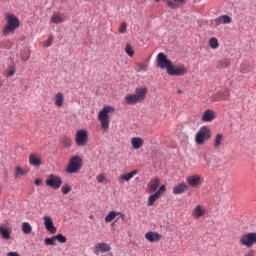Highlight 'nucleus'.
<instances>
[{"mask_svg": "<svg viewBox=\"0 0 256 256\" xmlns=\"http://www.w3.org/2000/svg\"><path fill=\"white\" fill-rule=\"evenodd\" d=\"M229 99V93L227 92H217L211 96V101L213 103L217 101H227Z\"/></svg>", "mask_w": 256, "mask_h": 256, "instance_id": "obj_19", "label": "nucleus"}, {"mask_svg": "<svg viewBox=\"0 0 256 256\" xmlns=\"http://www.w3.org/2000/svg\"><path fill=\"white\" fill-rule=\"evenodd\" d=\"M63 103H65V96L61 92H57L54 95V105L61 108L63 107Z\"/></svg>", "mask_w": 256, "mask_h": 256, "instance_id": "obj_23", "label": "nucleus"}, {"mask_svg": "<svg viewBox=\"0 0 256 256\" xmlns=\"http://www.w3.org/2000/svg\"><path fill=\"white\" fill-rule=\"evenodd\" d=\"M214 23L216 27H219V25H229L230 23H233V19L229 15H222L220 17H217L214 20Z\"/></svg>", "mask_w": 256, "mask_h": 256, "instance_id": "obj_16", "label": "nucleus"}, {"mask_svg": "<svg viewBox=\"0 0 256 256\" xmlns=\"http://www.w3.org/2000/svg\"><path fill=\"white\" fill-rule=\"evenodd\" d=\"M245 256H255V250H249Z\"/></svg>", "mask_w": 256, "mask_h": 256, "instance_id": "obj_47", "label": "nucleus"}, {"mask_svg": "<svg viewBox=\"0 0 256 256\" xmlns=\"http://www.w3.org/2000/svg\"><path fill=\"white\" fill-rule=\"evenodd\" d=\"M154 1H156V3H159V1H161V0H154Z\"/></svg>", "mask_w": 256, "mask_h": 256, "instance_id": "obj_53", "label": "nucleus"}, {"mask_svg": "<svg viewBox=\"0 0 256 256\" xmlns=\"http://www.w3.org/2000/svg\"><path fill=\"white\" fill-rule=\"evenodd\" d=\"M7 256H21V255H19V253L17 252H8Z\"/></svg>", "mask_w": 256, "mask_h": 256, "instance_id": "obj_48", "label": "nucleus"}, {"mask_svg": "<svg viewBox=\"0 0 256 256\" xmlns=\"http://www.w3.org/2000/svg\"><path fill=\"white\" fill-rule=\"evenodd\" d=\"M217 118V114L213 110H206L202 114L201 120L204 121V123H211V121H214V119Z\"/></svg>", "mask_w": 256, "mask_h": 256, "instance_id": "obj_15", "label": "nucleus"}, {"mask_svg": "<svg viewBox=\"0 0 256 256\" xmlns=\"http://www.w3.org/2000/svg\"><path fill=\"white\" fill-rule=\"evenodd\" d=\"M147 87L136 88L134 94H128L124 97L126 105H137V103H143L147 97Z\"/></svg>", "mask_w": 256, "mask_h": 256, "instance_id": "obj_2", "label": "nucleus"}, {"mask_svg": "<svg viewBox=\"0 0 256 256\" xmlns=\"http://www.w3.org/2000/svg\"><path fill=\"white\" fill-rule=\"evenodd\" d=\"M21 229L24 235H31V233H33V227L29 222H23Z\"/></svg>", "mask_w": 256, "mask_h": 256, "instance_id": "obj_31", "label": "nucleus"}, {"mask_svg": "<svg viewBox=\"0 0 256 256\" xmlns=\"http://www.w3.org/2000/svg\"><path fill=\"white\" fill-rule=\"evenodd\" d=\"M223 134H216L214 137V149H221V145L223 144Z\"/></svg>", "mask_w": 256, "mask_h": 256, "instance_id": "obj_29", "label": "nucleus"}, {"mask_svg": "<svg viewBox=\"0 0 256 256\" xmlns=\"http://www.w3.org/2000/svg\"><path fill=\"white\" fill-rule=\"evenodd\" d=\"M202 179L203 178L201 177V175H191L186 178V181H187L189 187L195 188V187H199V185H201Z\"/></svg>", "mask_w": 256, "mask_h": 256, "instance_id": "obj_12", "label": "nucleus"}, {"mask_svg": "<svg viewBox=\"0 0 256 256\" xmlns=\"http://www.w3.org/2000/svg\"><path fill=\"white\" fill-rule=\"evenodd\" d=\"M75 143H76L77 147H85V145H87V143H89V134H88L87 130L80 129L76 132Z\"/></svg>", "mask_w": 256, "mask_h": 256, "instance_id": "obj_8", "label": "nucleus"}, {"mask_svg": "<svg viewBox=\"0 0 256 256\" xmlns=\"http://www.w3.org/2000/svg\"><path fill=\"white\" fill-rule=\"evenodd\" d=\"M15 71H16L15 66H10L7 77H13V75H15Z\"/></svg>", "mask_w": 256, "mask_h": 256, "instance_id": "obj_45", "label": "nucleus"}, {"mask_svg": "<svg viewBox=\"0 0 256 256\" xmlns=\"http://www.w3.org/2000/svg\"><path fill=\"white\" fill-rule=\"evenodd\" d=\"M211 137V129L207 126H202L195 135L196 145H205L206 141H209Z\"/></svg>", "mask_w": 256, "mask_h": 256, "instance_id": "obj_5", "label": "nucleus"}, {"mask_svg": "<svg viewBox=\"0 0 256 256\" xmlns=\"http://www.w3.org/2000/svg\"><path fill=\"white\" fill-rule=\"evenodd\" d=\"M208 45L210 49H219V40L215 37L209 39Z\"/></svg>", "mask_w": 256, "mask_h": 256, "instance_id": "obj_34", "label": "nucleus"}, {"mask_svg": "<svg viewBox=\"0 0 256 256\" xmlns=\"http://www.w3.org/2000/svg\"><path fill=\"white\" fill-rule=\"evenodd\" d=\"M187 68L184 65L181 66H175L172 64V67L168 71V75L172 77H183V75H186Z\"/></svg>", "mask_w": 256, "mask_h": 256, "instance_id": "obj_10", "label": "nucleus"}, {"mask_svg": "<svg viewBox=\"0 0 256 256\" xmlns=\"http://www.w3.org/2000/svg\"><path fill=\"white\" fill-rule=\"evenodd\" d=\"M55 236H52L50 238H46L44 240L45 245H55Z\"/></svg>", "mask_w": 256, "mask_h": 256, "instance_id": "obj_40", "label": "nucleus"}, {"mask_svg": "<svg viewBox=\"0 0 256 256\" xmlns=\"http://www.w3.org/2000/svg\"><path fill=\"white\" fill-rule=\"evenodd\" d=\"M127 31V23L122 22L119 26V33L123 34Z\"/></svg>", "mask_w": 256, "mask_h": 256, "instance_id": "obj_43", "label": "nucleus"}, {"mask_svg": "<svg viewBox=\"0 0 256 256\" xmlns=\"http://www.w3.org/2000/svg\"><path fill=\"white\" fill-rule=\"evenodd\" d=\"M45 183L48 187H51L52 189H59L61 185H63V180H61V177L59 176L50 174Z\"/></svg>", "mask_w": 256, "mask_h": 256, "instance_id": "obj_9", "label": "nucleus"}, {"mask_svg": "<svg viewBox=\"0 0 256 256\" xmlns=\"http://www.w3.org/2000/svg\"><path fill=\"white\" fill-rule=\"evenodd\" d=\"M54 239L58 241V243H67V238L63 236V234H57L54 236Z\"/></svg>", "mask_w": 256, "mask_h": 256, "instance_id": "obj_38", "label": "nucleus"}, {"mask_svg": "<svg viewBox=\"0 0 256 256\" xmlns=\"http://www.w3.org/2000/svg\"><path fill=\"white\" fill-rule=\"evenodd\" d=\"M125 53H127L129 57H133V55H135V51L133 50V46H131V44H126Z\"/></svg>", "mask_w": 256, "mask_h": 256, "instance_id": "obj_37", "label": "nucleus"}, {"mask_svg": "<svg viewBox=\"0 0 256 256\" xmlns=\"http://www.w3.org/2000/svg\"><path fill=\"white\" fill-rule=\"evenodd\" d=\"M159 197H161V196L159 195V193H156V192L154 194L150 195L148 197V202H147L148 207H153V205H155V201H157V199H159Z\"/></svg>", "mask_w": 256, "mask_h": 256, "instance_id": "obj_33", "label": "nucleus"}, {"mask_svg": "<svg viewBox=\"0 0 256 256\" xmlns=\"http://www.w3.org/2000/svg\"><path fill=\"white\" fill-rule=\"evenodd\" d=\"M0 235L6 241H9V239H11V232L9 231V229L3 226H0Z\"/></svg>", "mask_w": 256, "mask_h": 256, "instance_id": "obj_32", "label": "nucleus"}, {"mask_svg": "<svg viewBox=\"0 0 256 256\" xmlns=\"http://www.w3.org/2000/svg\"><path fill=\"white\" fill-rule=\"evenodd\" d=\"M115 108L111 106H105L98 114V121L101 123V127L103 131H109V124L111 121L109 120V113H113Z\"/></svg>", "mask_w": 256, "mask_h": 256, "instance_id": "obj_3", "label": "nucleus"}, {"mask_svg": "<svg viewBox=\"0 0 256 256\" xmlns=\"http://www.w3.org/2000/svg\"><path fill=\"white\" fill-rule=\"evenodd\" d=\"M167 191V187L165 185L160 186L159 190L156 191V193H158V196L161 197V195H163V193H165Z\"/></svg>", "mask_w": 256, "mask_h": 256, "instance_id": "obj_44", "label": "nucleus"}, {"mask_svg": "<svg viewBox=\"0 0 256 256\" xmlns=\"http://www.w3.org/2000/svg\"><path fill=\"white\" fill-rule=\"evenodd\" d=\"M239 244L242 245V247L251 249L253 245H256V232H248L240 236Z\"/></svg>", "mask_w": 256, "mask_h": 256, "instance_id": "obj_6", "label": "nucleus"}, {"mask_svg": "<svg viewBox=\"0 0 256 256\" xmlns=\"http://www.w3.org/2000/svg\"><path fill=\"white\" fill-rule=\"evenodd\" d=\"M67 21V16L65 14H53L50 17V23H54L55 25H59V23H65Z\"/></svg>", "mask_w": 256, "mask_h": 256, "instance_id": "obj_20", "label": "nucleus"}, {"mask_svg": "<svg viewBox=\"0 0 256 256\" xmlns=\"http://www.w3.org/2000/svg\"><path fill=\"white\" fill-rule=\"evenodd\" d=\"M149 70V64L147 63H136L135 71L136 73H145Z\"/></svg>", "mask_w": 256, "mask_h": 256, "instance_id": "obj_28", "label": "nucleus"}, {"mask_svg": "<svg viewBox=\"0 0 256 256\" xmlns=\"http://www.w3.org/2000/svg\"><path fill=\"white\" fill-rule=\"evenodd\" d=\"M83 167V158L81 156H72L69 159L68 166L66 167V173H79Z\"/></svg>", "mask_w": 256, "mask_h": 256, "instance_id": "obj_4", "label": "nucleus"}, {"mask_svg": "<svg viewBox=\"0 0 256 256\" xmlns=\"http://www.w3.org/2000/svg\"><path fill=\"white\" fill-rule=\"evenodd\" d=\"M240 73H249V65L241 64L240 65Z\"/></svg>", "mask_w": 256, "mask_h": 256, "instance_id": "obj_42", "label": "nucleus"}, {"mask_svg": "<svg viewBox=\"0 0 256 256\" xmlns=\"http://www.w3.org/2000/svg\"><path fill=\"white\" fill-rule=\"evenodd\" d=\"M189 189V185H187V183H178L174 188H173V195H182V193L187 192V190Z\"/></svg>", "mask_w": 256, "mask_h": 256, "instance_id": "obj_17", "label": "nucleus"}, {"mask_svg": "<svg viewBox=\"0 0 256 256\" xmlns=\"http://www.w3.org/2000/svg\"><path fill=\"white\" fill-rule=\"evenodd\" d=\"M53 44V38L49 37L46 42H44V47H51Z\"/></svg>", "mask_w": 256, "mask_h": 256, "instance_id": "obj_46", "label": "nucleus"}, {"mask_svg": "<svg viewBox=\"0 0 256 256\" xmlns=\"http://www.w3.org/2000/svg\"><path fill=\"white\" fill-rule=\"evenodd\" d=\"M117 215H120L122 219H125V214L121 212L110 211L108 215L105 217V222L111 223V221L117 218Z\"/></svg>", "mask_w": 256, "mask_h": 256, "instance_id": "obj_26", "label": "nucleus"}, {"mask_svg": "<svg viewBox=\"0 0 256 256\" xmlns=\"http://www.w3.org/2000/svg\"><path fill=\"white\" fill-rule=\"evenodd\" d=\"M170 9H179L181 5H185V0H165Z\"/></svg>", "mask_w": 256, "mask_h": 256, "instance_id": "obj_25", "label": "nucleus"}, {"mask_svg": "<svg viewBox=\"0 0 256 256\" xmlns=\"http://www.w3.org/2000/svg\"><path fill=\"white\" fill-rule=\"evenodd\" d=\"M62 193L63 195H68V193H71V186L68 184L62 186Z\"/></svg>", "mask_w": 256, "mask_h": 256, "instance_id": "obj_41", "label": "nucleus"}, {"mask_svg": "<svg viewBox=\"0 0 256 256\" xmlns=\"http://www.w3.org/2000/svg\"><path fill=\"white\" fill-rule=\"evenodd\" d=\"M43 219H44L45 229H47L49 233H51L52 235H55V233H57V228L53 224V220L51 219V217L44 216Z\"/></svg>", "mask_w": 256, "mask_h": 256, "instance_id": "obj_14", "label": "nucleus"}, {"mask_svg": "<svg viewBox=\"0 0 256 256\" xmlns=\"http://www.w3.org/2000/svg\"><path fill=\"white\" fill-rule=\"evenodd\" d=\"M231 65V61L229 60H222L218 62V69H227Z\"/></svg>", "mask_w": 256, "mask_h": 256, "instance_id": "obj_36", "label": "nucleus"}, {"mask_svg": "<svg viewBox=\"0 0 256 256\" xmlns=\"http://www.w3.org/2000/svg\"><path fill=\"white\" fill-rule=\"evenodd\" d=\"M98 183H107V177L105 176V174H99L96 177Z\"/></svg>", "mask_w": 256, "mask_h": 256, "instance_id": "obj_39", "label": "nucleus"}, {"mask_svg": "<svg viewBox=\"0 0 256 256\" xmlns=\"http://www.w3.org/2000/svg\"><path fill=\"white\" fill-rule=\"evenodd\" d=\"M100 253H107V251H111V246L109 245V244H107V243H103V242H101V243H98V244H96V246H95V254L96 255H99V252Z\"/></svg>", "mask_w": 256, "mask_h": 256, "instance_id": "obj_22", "label": "nucleus"}, {"mask_svg": "<svg viewBox=\"0 0 256 256\" xmlns=\"http://www.w3.org/2000/svg\"><path fill=\"white\" fill-rule=\"evenodd\" d=\"M205 213H207L205 207H203L202 205H197L192 211V216L194 217V219H201V217H203Z\"/></svg>", "mask_w": 256, "mask_h": 256, "instance_id": "obj_18", "label": "nucleus"}, {"mask_svg": "<svg viewBox=\"0 0 256 256\" xmlns=\"http://www.w3.org/2000/svg\"><path fill=\"white\" fill-rule=\"evenodd\" d=\"M145 239L150 243H157L163 239V236L159 232L149 231L145 234Z\"/></svg>", "mask_w": 256, "mask_h": 256, "instance_id": "obj_13", "label": "nucleus"}, {"mask_svg": "<svg viewBox=\"0 0 256 256\" xmlns=\"http://www.w3.org/2000/svg\"><path fill=\"white\" fill-rule=\"evenodd\" d=\"M61 143L64 147H66L67 149H69V147H71V145H73V140H71V138L64 136L61 139Z\"/></svg>", "mask_w": 256, "mask_h": 256, "instance_id": "obj_35", "label": "nucleus"}, {"mask_svg": "<svg viewBox=\"0 0 256 256\" xmlns=\"http://www.w3.org/2000/svg\"><path fill=\"white\" fill-rule=\"evenodd\" d=\"M144 143H145V141L141 137L131 138V145H132L133 149H135V150L141 149L143 147Z\"/></svg>", "mask_w": 256, "mask_h": 256, "instance_id": "obj_24", "label": "nucleus"}, {"mask_svg": "<svg viewBox=\"0 0 256 256\" xmlns=\"http://www.w3.org/2000/svg\"><path fill=\"white\" fill-rule=\"evenodd\" d=\"M34 184L37 185V186L41 185V179H36L34 181Z\"/></svg>", "mask_w": 256, "mask_h": 256, "instance_id": "obj_49", "label": "nucleus"}, {"mask_svg": "<svg viewBox=\"0 0 256 256\" xmlns=\"http://www.w3.org/2000/svg\"><path fill=\"white\" fill-rule=\"evenodd\" d=\"M29 163L30 165H32L33 167H39V165H41V158H39L38 156H36L35 154H31L29 156Z\"/></svg>", "mask_w": 256, "mask_h": 256, "instance_id": "obj_30", "label": "nucleus"}, {"mask_svg": "<svg viewBox=\"0 0 256 256\" xmlns=\"http://www.w3.org/2000/svg\"><path fill=\"white\" fill-rule=\"evenodd\" d=\"M137 173H139L138 170H133L129 173H125V174H121L119 177H118V183L120 185H123V183H129V181H131V179H133V177H135V175H137Z\"/></svg>", "mask_w": 256, "mask_h": 256, "instance_id": "obj_11", "label": "nucleus"}, {"mask_svg": "<svg viewBox=\"0 0 256 256\" xmlns=\"http://www.w3.org/2000/svg\"><path fill=\"white\" fill-rule=\"evenodd\" d=\"M159 185H161V180L159 178H153L147 186L148 193H155L159 189Z\"/></svg>", "mask_w": 256, "mask_h": 256, "instance_id": "obj_21", "label": "nucleus"}, {"mask_svg": "<svg viewBox=\"0 0 256 256\" xmlns=\"http://www.w3.org/2000/svg\"><path fill=\"white\" fill-rule=\"evenodd\" d=\"M22 61H29V58H22Z\"/></svg>", "mask_w": 256, "mask_h": 256, "instance_id": "obj_51", "label": "nucleus"}, {"mask_svg": "<svg viewBox=\"0 0 256 256\" xmlns=\"http://www.w3.org/2000/svg\"><path fill=\"white\" fill-rule=\"evenodd\" d=\"M177 93H179V94L181 95V94H183V90L179 89V90L177 91Z\"/></svg>", "mask_w": 256, "mask_h": 256, "instance_id": "obj_50", "label": "nucleus"}, {"mask_svg": "<svg viewBox=\"0 0 256 256\" xmlns=\"http://www.w3.org/2000/svg\"><path fill=\"white\" fill-rule=\"evenodd\" d=\"M157 66L160 69H166L167 73H169L171 67H173V62L167 58L163 52H160L157 55Z\"/></svg>", "mask_w": 256, "mask_h": 256, "instance_id": "obj_7", "label": "nucleus"}, {"mask_svg": "<svg viewBox=\"0 0 256 256\" xmlns=\"http://www.w3.org/2000/svg\"><path fill=\"white\" fill-rule=\"evenodd\" d=\"M26 173H29V170L21 168V166H16L14 168V177L15 179H21Z\"/></svg>", "mask_w": 256, "mask_h": 256, "instance_id": "obj_27", "label": "nucleus"}, {"mask_svg": "<svg viewBox=\"0 0 256 256\" xmlns=\"http://www.w3.org/2000/svg\"><path fill=\"white\" fill-rule=\"evenodd\" d=\"M5 19L6 25L2 29V35L7 37L8 35L15 33V31L21 27V22L19 21V18L11 12L5 13Z\"/></svg>", "mask_w": 256, "mask_h": 256, "instance_id": "obj_1", "label": "nucleus"}, {"mask_svg": "<svg viewBox=\"0 0 256 256\" xmlns=\"http://www.w3.org/2000/svg\"><path fill=\"white\" fill-rule=\"evenodd\" d=\"M89 219H93V215H90V216H89Z\"/></svg>", "mask_w": 256, "mask_h": 256, "instance_id": "obj_52", "label": "nucleus"}]
</instances>
